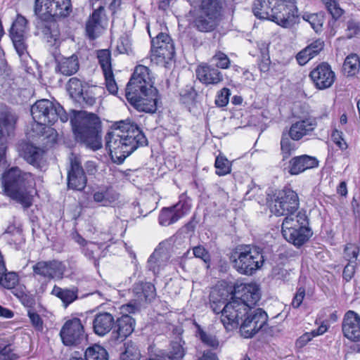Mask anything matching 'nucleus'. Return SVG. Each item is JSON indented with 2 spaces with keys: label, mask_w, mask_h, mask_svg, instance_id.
<instances>
[{
  "label": "nucleus",
  "mask_w": 360,
  "mask_h": 360,
  "mask_svg": "<svg viewBox=\"0 0 360 360\" xmlns=\"http://www.w3.org/2000/svg\"><path fill=\"white\" fill-rule=\"evenodd\" d=\"M0 182L5 195L20 204L24 209L32 205L35 181L31 173L13 167L1 174Z\"/></svg>",
  "instance_id": "obj_4"
},
{
  "label": "nucleus",
  "mask_w": 360,
  "mask_h": 360,
  "mask_svg": "<svg viewBox=\"0 0 360 360\" xmlns=\"http://www.w3.org/2000/svg\"><path fill=\"white\" fill-rule=\"evenodd\" d=\"M103 75L108 91L112 94H117L118 87L114 78L113 71L104 73Z\"/></svg>",
  "instance_id": "obj_56"
},
{
  "label": "nucleus",
  "mask_w": 360,
  "mask_h": 360,
  "mask_svg": "<svg viewBox=\"0 0 360 360\" xmlns=\"http://www.w3.org/2000/svg\"><path fill=\"white\" fill-rule=\"evenodd\" d=\"M323 47L324 41L321 39H317L308 45L306 49L308 51H309L310 53H311L312 56L314 58L323 50Z\"/></svg>",
  "instance_id": "obj_59"
},
{
  "label": "nucleus",
  "mask_w": 360,
  "mask_h": 360,
  "mask_svg": "<svg viewBox=\"0 0 360 360\" xmlns=\"http://www.w3.org/2000/svg\"><path fill=\"white\" fill-rule=\"evenodd\" d=\"M214 167L218 176L226 175L231 171V164L224 155H219L216 158Z\"/></svg>",
  "instance_id": "obj_45"
},
{
  "label": "nucleus",
  "mask_w": 360,
  "mask_h": 360,
  "mask_svg": "<svg viewBox=\"0 0 360 360\" xmlns=\"http://www.w3.org/2000/svg\"><path fill=\"white\" fill-rule=\"evenodd\" d=\"M28 316L32 326L38 330H41L43 328V321L40 316L34 311H29Z\"/></svg>",
  "instance_id": "obj_61"
},
{
  "label": "nucleus",
  "mask_w": 360,
  "mask_h": 360,
  "mask_svg": "<svg viewBox=\"0 0 360 360\" xmlns=\"http://www.w3.org/2000/svg\"><path fill=\"white\" fill-rule=\"evenodd\" d=\"M290 233H292L291 238H285V239L297 247L306 243L311 236V230L308 227H301L298 230L295 229V232L290 231Z\"/></svg>",
  "instance_id": "obj_39"
},
{
  "label": "nucleus",
  "mask_w": 360,
  "mask_h": 360,
  "mask_svg": "<svg viewBox=\"0 0 360 360\" xmlns=\"http://www.w3.org/2000/svg\"><path fill=\"white\" fill-rule=\"evenodd\" d=\"M245 319L240 327L241 335L245 338H250L257 333L266 323V313L260 308L248 309Z\"/></svg>",
  "instance_id": "obj_11"
},
{
  "label": "nucleus",
  "mask_w": 360,
  "mask_h": 360,
  "mask_svg": "<svg viewBox=\"0 0 360 360\" xmlns=\"http://www.w3.org/2000/svg\"><path fill=\"white\" fill-rule=\"evenodd\" d=\"M58 68L61 74L66 76L76 73L79 70L77 57L72 55L70 57L61 59L58 63Z\"/></svg>",
  "instance_id": "obj_35"
},
{
  "label": "nucleus",
  "mask_w": 360,
  "mask_h": 360,
  "mask_svg": "<svg viewBox=\"0 0 360 360\" xmlns=\"http://www.w3.org/2000/svg\"><path fill=\"white\" fill-rule=\"evenodd\" d=\"M93 329L99 336H104L114 328L115 319L108 312L97 314L93 320Z\"/></svg>",
  "instance_id": "obj_29"
},
{
  "label": "nucleus",
  "mask_w": 360,
  "mask_h": 360,
  "mask_svg": "<svg viewBox=\"0 0 360 360\" xmlns=\"http://www.w3.org/2000/svg\"><path fill=\"white\" fill-rule=\"evenodd\" d=\"M51 295L58 297L63 302L65 307H67L77 299V290L75 288H61L55 285L52 289Z\"/></svg>",
  "instance_id": "obj_34"
},
{
  "label": "nucleus",
  "mask_w": 360,
  "mask_h": 360,
  "mask_svg": "<svg viewBox=\"0 0 360 360\" xmlns=\"http://www.w3.org/2000/svg\"><path fill=\"white\" fill-rule=\"evenodd\" d=\"M299 198L291 188H285L275 200L271 212L277 216L294 214L299 207Z\"/></svg>",
  "instance_id": "obj_12"
},
{
  "label": "nucleus",
  "mask_w": 360,
  "mask_h": 360,
  "mask_svg": "<svg viewBox=\"0 0 360 360\" xmlns=\"http://www.w3.org/2000/svg\"><path fill=\"white\" fill-rule=\"evenodd\" d=\"M231 261L233 268L239 274L252 276L264 265L263 250L255 245H238L232 252Z\"/></svg>",
  "instance_id": "obj_8"
},
{
  "label": "nucleus",
  "mask_w": 360,
  "mask_h": 360,
  "mask_svg": "<svg viewBox=\"0 0 360 360\" xmlns=\"http://www.w3.org/2000/svg\"><path fill=\"white\" fill-rule=\"evenodd\" d=\"M147 144V139L134 123L120 121L105 136V148L112 160L122 163L137 148Z\"/></svg>",
  "instance_id": "obj_1"
},
{
  "label": "nucleus",
  "mask_w": 360,
  "mask_h": 360,
  "mask_svg": "<svg viewBox=\"0 0 360 360\" xmlns=\"http://www.w3.org/2000/svg\"><path fill=\"white\" fill-rule=\"evenodd\" d=\"M27 20L21 15H18L11 28V36H25L27 31Z\"/></svg>",
  "instance_id": "obj_48"
},
{
  "label": "nucleus",
  "mask_w": 360,
  "mask_h": 360,
  "mask_svg": "<svg viewBox=\"0 0 360 360\" xmlns=\"http://www.w3.org/2000/svg\"><path fill=\"white\" fill-rule=\"evenodd\" d=\"M303 19L307 21L317 33L322 29L323 24V16L318 13L305 14L303 15Z\"/></svg>",
  "instance_id": "obj_49"
},
{
  "label": "nucleus",
  "mask_w": 360,
  "mask_h": 360,
  "mask_svg": "<svg viewBox=\"0 0 360 360\" xmlns=\"http://www.w3.org/2000/svg\"><path fill=\"white\" fill-rule=\"evenodd\" d=\"M60 336L63 343L66 346L80 344L86 338L81 320L77 318L68 320L60 331Z\"/></svg>",
  "instance_id": "obj_13"
},
{
  "label": "nucleus",
  "mask_w": 360,
  "mask_h": 360,
  "mask_svg": "<svg viewBox=\"0 0 360 360\" xmlns=\"http://www.w3.org/2000/svg\"><path fill=\"white\" fill-rule=\"evenodd\" d=\"M15 49L20 56H22L26 53L27 46L25 43V36H11Z\"/></svg>",
  "instance_id": "obj_54"
},
{
  "label": "nucleus",
  "mask_w": 360,
  "mask_h": 360,
  "mask_svg": "<svg viewBox=\"0 0 360 360\" xmlns=\"http://www.w3.org/2000/svg\"><path fill=\"white\" fill-rule=\"evenodd\" d=\"M101 91L102 88L100 86L88 84L82 93V98L75 101L86 106H92L96 103V96Z\"/></svg>",
  "instance_id": "obj_37"
},
{
  "label": "nucleus",
  "mask_w": 360,
  "mask_h": 360,
  "mask_svg": "<svg viewBox=\"0 0 360 360\" xmlns=\"http://www.w3.org/2000/svg\"><path fill=\"white\" fill-rule=\"evenodd\" d=\"M314 57L306 48L300 51L296 56V60L300 65L307 64Z\"/></svg>",
  "instance_id": "obj_60"
},
{
  "label": "nucleus",
  "mask_w": 360,
  "mask_h": 360,
  "mask_svg": "<svg viewBox=\"0 0 360 360\" xmlns=\"http://www.w3.org/2000/svg\"><path fill=\"white\" fill-rule=\"evenodd\" d=\"M18 120L17 115L9 110L6 107L0 108V162L5 155L6 148L3 139L6 136L11 135L15 128Z\"/></svg>",
  "instance_id": "obj_18"
},
{
  "label": "nucleus",
  "mask_w": 360,
  "mask_h": 360,
  "mask_svg": "<svg viewBox=\"0 0 360 360\" xmlns=\"http://www.w3.org/2000/svg\"><path fill=\"white\" fill-rule=\"evenodd\" d=\"M88 84L83 82L77 77H72L68 83V91L70 96L75 100L82 98V93Z\"/></svg>",
  "instance_id": "obj_38"
},
{
  "label": "nucleus",
  "mask_w": 360,
  "mask_h": 360,
  "mask_svg": "<svg viewBox=\"0 0 360 360\" xmlns=\"http://www.w3.org/2000/svg\"><path fill=\"white\" fill-rule=\"evenodd\" d=\"M331 138L334 143L341 150L347 148V144L343 138V134L338 130H334L332 132Z\"/></svg>",
  "instance_id": "obj_58"
},
{
  "label": "nucleus",
  "mask_w": 360,
  "mask_h": 360,
  "mask_svg": "<svg viewBox=\"0 0 360 360\" xmlns=\"http://www.w3.org/2000/svg\"><path fill=\"white\" fill-rule=\"evenodd\" d=\"M31 115L34 121L32 129L37 134H42L46 125L53 124L59 118L62 122L68 120V115L58 103L48 99L36 101L31 107Z\"/></svg>",
  "instance_id": "obj_7"
},
{
  "label": "nucleus",
  "mask_w": 360,
  "mask_h": 360,
  "mask_svg": "<svg viewBox=\"0 0 360 360\" xmlns=\"http://www.w3.org/2000/svg\"><path fill=\"white\" fill-rule=\"evenodd\" d=\"M84 358L85 360H108V354L102 346L94 345L86 349Z\"/></svg>",
  "instance_id": "obj_40"
},
{
  "label": "nucleus",
  "mask_w": 360,
  "mask_h": 360,
  "mask_svg": "<svg viewBox=\"0 0 360 360\" xmlns=\"http://www.w3.org/2000/svg\"><path fill=\"white\" fill-rule=\"evenodd\" d=\"M22 155L27 163L37 169H43L46 165L44 151L32 144L23 146Z\"/></svg>",
  "instance_id": "obj_28"
},
{
  "label": "nucleus",
  "mask_w": 360,
  "mask_h": 360,
  "mask_svg": "<svg viewBox=\"0 0 360 360\" xmlns=\"http://www.w3.org/2000/svg\"><path fill=\"white\" fill-rule=\"evenodd\" d=\"M320 1L333 18L338 19L343 15L344 10L340 6L338 0Z\"/></svg>",
  "instance_id": "obj_47"
},
{
  "label": "nucleus",
  "mask_w": 360,
  "mask_h": 360,
  "mask_svg": "<svg viewBox=\"0 0 360 360\" xmlns=\"http://www.w3.org/2000/svg\"><path fill=\"white\" fill-rule=\"evenodd\" d=\"M97 58L103 74L112 72L111 52L110 50H98L97 51Z\"/></svg>",
  "instance_id": "obj_42"
},
{
  "label": "nucleus",
  "mask_w": 360,
  "mask_h": 360,
  "mask_svg": "<svg viewBox=\"0 0 360 360\" xmlns=\"http://www.w3.org/2000/svg\"><path fill=\"white\" fill-rule=\"evenodd\" d=\"M151 61L156 64L166 63L172 59L175 53L174 46L170 37L165 33H159L151 41Z\"/></svg>",
  "instance_id": "obj_10"
},
{
  "label": "nucleus",
  "mask_w": 360,
  "mask_h": 360,
  "mask_svg": "<svg viewBox=\"0 0 360 360\" xmlns=\"http://www.w3.org/2000/svg\"><path fill=\"white\" fill-rule=\"evenodd\" d=\"M134 302L124 304L122 310L124 312L134 313L139 309L142 302L150 301L155 295V289L150 283H138L132 289Z\"/></svg>",
  "instance_id": "obj_14"
},
{
  "label": "nucleus",
  "mask_w": 360,
  "mask_h": 360,
  "mask_svg": "<svg viewBox=\"0 0 360 360\" xmlns=\"http://www.w3.org/2000/svg\"><path fill=\"white\" fill-rule=\"evenodd\" d=\"M104 7L100 6L90 15L86 24V34L91 39L97 38L103 30L101 25L102 16L103 15Z\"/></svg>",
  "instance_id": "obj_31"
},
{
  "label": "nucleus",
  "mask_w": 360,
  "mask_h": 360,
  "mask_svg": "<svg viewBox=\"0 0 360 360\" xmlns=\"http://www.w3.org/2000/svg\"><path fill=\"white\" fill-rule=\"evenodd\" d=\"M283 0H255L252 6L254 15L259 18L272 22Z\"/></svg>",
  "instance_id": "obj_20"
},
{
  "label": "nucleus",
  "mask_w": 360,
  "mask_h": 360,
  "mask_svg": "<svg viewBox=\"0 0 360 360\" xmlns=\"http://www.w3.org/2000/svg\"><path fill=\"white\" fill-rule=\"evenodd\" d=\"M117 51L122 54H129L132 52L131 41L127 34H124L119 38L117 44Z\"/></svg>",
  "instance_id": "obj_52"
},
{
  "label": "nucleus",
  "mask_w": 360,
  "mask_h": 360,
  "mask_svg": "<svg viewBox=\"0 0 360 360\" xmlns=\"http://www.w3.org/2000/svg\"><path fill=\"white\" fill-rule=\"evenodd\" d=\"M224 0H200L201 13L194 23L200 32H210L218 25Z\"/></svg>",
  "instance_id": "obj_9"
},
{
  "label": "nucleus",
  "mask_w": 360,
  "mask_h": 360,
  "mask_svg": "<svg viewBox=\"0 0 360 360\" xmlns=\"http://www.w3.org/2000/svg\"><path fill=\"white\" fill-rule=\"evenodd\" d=\"M319 166L316 158L307 155H302L292 158L289 161L288 172L291 175L300 174L307 169Z\"/></svg>",
  "instance_id": "obj_25"
},
{
  "label": "nucleus",
  "mask_w": 360,
  "mask_h": 360,
  "mask_svg": "<svg viewBox=\"0 0 360 360\" xmlns=\"http://www.w3.org/2000/svg\"><path fill=\"white\" fill-rule=\"evenodd\" d=\"M193 255L195 257L201 259L205 264H207V267L210 262V256L208 251L202 246L198 245L193 248Z\"/></svg>",
  "instance_id": "obj_57"
},
{
  "label": "nucleus",
  "mask_w": 360,
  "mask_h": 360,
  "mask_svg": "<svg viewBox=\"0 0 360 360\" xmlns=\"http://www.w3.org/2000/svg\"><path fill=\"white\" fill-rule=\"evenodd\" d=\"M135 320L127 314L115 320L114 328L112 333V338L115 342H121L129 336L135 328Z\"/></svg>",
  "instance_id": "obj_22"
},
{
  "label": "nucleus",
  "mask_w": 360,
  "mask_h": 360,
  "mask_svg": "<svg viewBox=\"0 0 360 360\" xmlns=\"http://www.w3.org/2000/svg\"><path fill=\"white\" fill-rule=\"evenodd\" d=\"M344 336L353 342L360 341V316L349 310L344 316L342 324Z\"/></svg>",
  "instance_id": "obj_21"
},
{
  "label": "nucleus",
  "mask_w": 360,
  "mask_h": 360,
  "mask_svg": "<svg viewBox=\"0 0 360 360\" xmlns=\"http://www.w3.org/2000/svg\"><path fill=\"white\" fill-rule=\"evenodd\" d=\"M189 210L184 202L179 201L175 205L163 208L159 216V222L162 226H169L177 221Z\"/></svg>",
  "instance_id": "obj_23"
},
{
  "label": "nucleus",
  "mask_w": 360,
  "mask_h": 360,
  "mask_svg": "<svg viewBox=\"0 0 360 360\" xmlns=\"http://www.w3.org/2000/svg\"><path fill=\"white\" fill-rule=\"evenodd\" d=\"M169 262V255L165 251L155 250L147 262V268L157 275L163 270Z\"/></svg>",
  "instance_id": "obj_32"
},
{
  "label": "nucleus",
  "mask_w": 360,
  "mask_h": 360,
  "mask_svg": "<svg viewBox=\"0 0 360 360\" xmlns=\"http://www.w3.org/2000/svg\"><path fill=\"white\" fill-rule=\"evenodd\" d=\"M197 78L200 82L206 85H216L223 81V75L211 65L202 63L196 69Z\"/></svg>",
  "instance_id": "obj_26"
},
{
  "label": "nucleus",
  "mask_w": 360,
  "mask_h": 360,
  "mask_svg": "<svg viewBox=\"0 0 360 360\" xmlns=\"http://www.w3.org/2000/svg\"><path fill=\"white\" fill-rule=\"evenodd\" d=\"M346 31L347 37L348 38H352L359 32V27L355 22L349 21L347 22V28Z\"/></svg>",
  "instance_id": "obj_64"
},
{
  "label": "nucleus",
  "mask_w": 360,
  "mask_h": 360,
  "mask_svg": "<svg viewBox=\"0 0 360 360\" xmlns=\"http://www.w3.org/2000/svg\"><path fill=\"white\" fill-rule=\"evenodd\" d=\"M274 22L287 28L291 27L297 18V8L294 0H283L275 15Z\"/></svg>",
  "instance_id": "obj_19"
},
{
  "label": "nucleus",
  "mask_w": 360,
  "mask_h": 360,
  "mask_svg": "<svg viewBox=\"0 0 360 360\" xmlns=\"http://www.w3.org/2000/svg\"><path fill=\"white\" fill-rule=\"evenodd\" d=\"M327 330V328L324 325L320 326L318 328L307 332L301 335L296 341V345L299 348L304 347L314 338L323 335Z\"/></svg>",
  "instance_id": "obj_43"
},
{
  "label": "nucleus",
  "mask_w": 360,
  "mask_h": 360,
  "mask_svg": "<svg viewBox=\"0 0 360 360\" xmlns=\"http://www.w3.org/2000/svg\"><path fill=\"white\" fill-rule=\"evenodd\" d=\"M34 275L47 279H60L66 270L63 262L58 260L40 261L32 266Z\"/></svg>",
  "instance_id": "obj_15"
},
{
  "label": "nucleus",
  "mask_w": 360,
  "mask_h": 360,
  "mask_svg": "<svg viewBox=\"0 0 360 360\" xmlns=\"http://www.w3.org/2000/svg\"><path fill=\"white\" fill-rule=\"evenodd\" d=\"M71 12V0L35 1L34 13L42 20L41 32L50 46L59 43L60 31L54 18L67 17Z\"/></svg>",
  "instance_id": "obj_3"
},
{
  "label": "nucleus",
  "mask_w": 360,
  "mask_h": 360,
  "mask_svg": "<svg viewBox=\"0 0 360 360\" xmlns=\"http://www.w3.org/2000/svg\"><path fill=\"white\" fill-rule=\"evenodd\" d=\"M70 167L68 172V186L75 191H83L87 179L82 167L79 158L73 154L70 157Z\"/></svg>",
  "instance_id": "obj_17"
},
{
  "label": "nucleus",
  "mask_w": 360,
  "mask_h": 360,
  "mask_svg": "<svg viewBox=\"0 0 360 360\" xmlns=\"http://www.w3.org/2000/svg\"><path fill=\"white\" fill-rule=\"evenodd\" d=\"M231 96L230 89L223 88L217 94L215 103L219 107H224L229 103V96Z\"/></svg>",
  "instance_id": "obj_55"
},
{
  "label": "nucleus",
  "mask_w": 360,
  "mask_h": 360,
  "mask_svg": "<svg viewBox=\"0 0 360 360\" xmlns=\"http://www.w3.org/2000/svg\"><path fill=\"white\" fill-rule=\"evenodd\" d=\"M72 130L78 141L86 148L96 150L102 147L101 123L99 118L93 113L79 115L71 120Z\"/></svg>",
  "instance_id": "obj_6"
},
{
  "label": "nucleus",
  "mask_w": 360,
  "mask_h": 360,
  "mask_svg": "<svg viewBox=\"0 0 360 360\" xmlns=\"http://www.w3.org/2000/svg\"><path fill=\"white\" fill-rule=\"evenodd\" d=\"M125 96L138 111L151 114L156 112L160 98L146 66L139 65L136 67L127 85Z\"/></svg>",
  "instance_id": "obj_2"
},
{
  "label": "nucleus",
  "mask_w": 360,
  "mask_h": 360,
  "mask_svg": "<svg viewBox=\"0 0 360 360\" xmlns=\"http://www.w3.org/2000/svg\"><path fill=\"white\" fill-rule=\"evenodd\" d=\"M307 217L304 213L299 212L296 214H287L282 223V234L284 238H291L292 233L290 231L295 232V229L307 227Z\"/></svg>",
  "instance_id": "obj_24"
},
{
  "label": "nucleus",
  "mask_w": 360,
  "mask_h": 360,
  "mask_svg": "<svg viewBox=\"0 0 360 360\" xmlns=\"http://www.w3.org/2000/svg\"><path fill=\"white\" fill-rule=\"evenodd\" d=\"M355 271V264L354 261H350L345 266L343 270V277L346 281H349L354 275Z\"/></svg>",
  "instance_id": "obj_63"
},
{
  "label": "nucleus",
  "mask_w": 360,
  "mask_h": 360,
  "mask_svg": "<svg viewBox=\"0 0 360 360\" xmlns=\"http://www.w3.org/2000/svg\"><path fill=\"white\" fill-rule=\"evenodd\" d=\"M228 292L225 289L214 288L210 294V304L215 314H221V321L227 330L238 328L240 321L248 314V307L241 300L233 298L222 308Z\"/></svg>",
  "instance_id": "obj_5"
},
{
  "label": "nucleus",
  "mask_w": 360,
  "mask_h": 360,
  "mask_svg": "<svg viewBox=\"0 0 360 360\" xmlns=\"http://www.w3.org/2000/svg\"><path fill=\"white\" fill-rule=\"evenodd\" d=\"M309 77L316 89L324 90L333 84L336 77L329 64L321 63L310 72Z\"/></svg>",
  "instance_id": "obj_16"
},
{
  "label": "nucleus",
  "mask_w": 360,
  "mask_h": 360,
  "mask_svg": "<svg viewBox=\"0 0 360 360\" xmlns=\"http://www.w3.org/2000/svg\"><path fill=\"white\" fill-rule=\"evenodd\" d=\"M124 351L121 354L120 360H140V352L131 341L124 344Z\"/></svg>",
  "instance_id": "obj_46"
},
{
  "label": "nucleus",
  "mask_w": 360,
  "mask_h": 360,
  "mask_svg": "<svg viewBox=\"0 0 360 360\" xmlns=\"http://www.w3.org/2000/svg\"><path fill=\"white\" fill-rule=\"evenodd\" d=\"M304 296H305L304 288H300L297 290V291L296 294L295 295L293 300L292 301V307L294 308H298L302 303Z\"/></svg>",
  "instance_id": "obj_62"
},
{
  "label": "nucleus",
  "mask_w": 360,
  "mask_h": 360,
  "mask_svg": "<svg viewBox=\"0 0 360 360\" xmlns=\"http://www.w3.org/2000/svg\"><path fill=\"white\" fill-rule=\"evenodd\" d=\"M211 61L217 68L228 69L231 65V60L226 54L219 51L212 57Z\"/></svg>",
  "instance_id": "obj_50"
},
{
  "label": "nucleus",
  "mask_w": 360,
  "mask_h": 360,
  "mask_svg": "<svg viewBox=\"0 0 360 360\" xmlns=\"http://www.w3.org/2000/svg\"><path fill=\"white\" fill-rule=\"evenodd\" d=\"M316 126V122L311 118L300 120L291 125L288 135L293 141H299L303 137L310 135L315 129Z\"/></svg>",
  "instance_id": "obj_27"
},
{
  "label": "nucleus",
  "mask_w": 360,
  "mask_h": 360,
  "mask_svg": "<svg viewBox=\"0 0 360 360\" xmlns=\"http://www.w3.org/2000/svg\"><path fill=\"white\" fill-rule=\"evenodd\" d=\"M360 69V59L356 53L348 55L343 63L342 71L345 75L349 77L357 74Z\"/></svg>",
  "instance_id": "obj_36"
},
{
  "label": "nucleus",
  "mask_w": 360,
  "mask_h": 360,
  "mask_svg": "<svg viewBox=\"0 0 360 360\" xmlns=\"http://www.w3.org/2000/svg\"><path fill=\"white\" fill-rule=\"evenodd\" d=\"M197 327V336L204 345L214 349L219 347V341L215 335L204 330L198 325Z\"/></svg>",
  "instance_id": "obj_41"
},
{
  "label": "nucleus",
  "mask_w": 360,
  "mask_h": 360,
  "mask_svg": "<svg viewBox=\"0 0 360 360\" xmlns=\"http://www.w3.org/2000/svg\"><path fill=\"white\" fill-rule=\"evenodd\" d=\"M281 149L283 159L289 158L291 153L295 151L296 146L293 140L288 135V133L283 131L281 140Z\"/></svg>",
  "instance_id": "obj_44"
},
{
  "label": "nucleus",
  "mask_w": 360,
  "mask_h": 360,
  "mask_svg": "<svg viewBox=\"0 0 360 360\" xmlns=\"http://www.w3.org/2000/svg\"><path fill=\"white\" fill-rule=\"evenodd\" d=\"M118 198V193L110 186L100 187L93 194L94 200L103 206L110 205Z\"/></svg>",
  "instance_id": "obj_33"
},
{
  "label": "nucleus",
  "mask_w": 360,
  "mask_h": 360,
  "mask_svg": "<svg viewBox=\"0 0 360 360\" xmlns=\"http://www.w3.org/2000/svg\"><path fill=\"white\" fill-rule=\"evenodd\" d=\"M18 283V276L15 272H8L0 277V285L7 289L13 288Z\"/></svg>",
  "instance_id": "obj_51"
},
{
  "label": "nucleus",
  "mask_w": 360,
  "mask_h": 360,
  "mask_svg": "<svg viewBox=\"0 0 360 360\" xmlns=\"http://www.w3.org/2000/svg\"><path fill=\"white\" fill-rule=\"evenodd\" d=\"M260 297L261 293L259 285L255 283H250L242 286L240 297L236 298L245 303L248 309H251L259 300Z\"/></svg>",
  "instance_id": "obj_30"
},
{
  "label": "nucleus",
  "mask_w": 360,
  "mask_h": 360,
  "mask_svg": "<svg viewBox=\"0 0 360 360\" xmlns=\"http://www.w3.org/2000/svg\"><path fill=\"white\" fill-rule=\"evenodd\" d=\"M184 356V349L181 345L178 342L171 344L170 351L165 355L169 360H181Z\"/></svg>",
  "instance_id": "obj_53"
}]
</instances>
